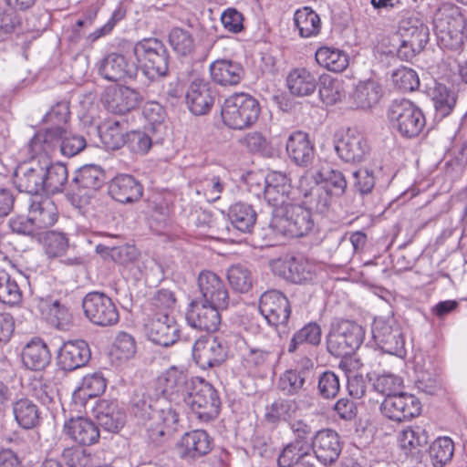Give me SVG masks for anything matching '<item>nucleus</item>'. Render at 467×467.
Instances as JSON below:
<instances>
[{"instance_id": "f257e3e1", "label": "nucleus", "mask_w": 467, "mask_h": 467, "mask_svg": "<svg viewBox=\"0 0 467 467\" xmlns=\"http://www.w3.org/2000/svg\"><path fill=\"white\" fill-rule=\"evenodd\" d=\"M87 146L86 139L67 130L65 127H48L38 131L30 140L29 147L33 154L49 155L58 150L65 157H73Z\"/></svg>"}, {"instance_id": "f03ea898", "label": "nucleus", "mask_w": 467, "mask_h": 467, "mask_svg": "<svg viewBox=\"0 0 467 467\" xmlns=\"http://www.w3.org/2000/svg\"><path fill=\"white\" fill-rule=\"evenodd\" d=\"M248 183L251 188L255 184L257 191L254 194L259 197L263 193L265 200L274 208L273 212L298 201L299 190L292 186L291 179L285 172L271 171L259 181L250 177Z\"/></svg>"}, {"instance_id": "7ed1b4c3", "label": "nucleus", "mask_w": 467, "mask_h": 467, "mask_svg": "<svg viewBox=\"0 0 467 467\" xmlns=\"http://www.w3.org/2000/svg\"><path fill=\"white\" fill-rule=\"evenodd\" d=\"M261 107L258 100L247 93H235L228 97L222 106L223 123L234 130L250 128L259 118Z\"/></svg>"}, {"instance_id": "20e7f679", "label": "nucleus", "mask_w": 467, "mask_h": 467, "mask_svg": "<svg viewBox=\"0 0 467 467\" xmlns=\"http://www.w3.org/2000/svg\"><path fill=\"white\" fill-rule=\"evenodd\" d=\"M144 75L151 80L165 77L169 70V54L157 38H144L130 47Z\"/></svg>"}, {"instance_id": "39448f33", "label": "nucleus", "mask_w": 467, "mask_h": 467, "mask_svg": "<svg viewBox=\"0 0 467 467\" xmlns=\"http://www.w3.org/2000/svg\"><path fill=\"white\" fill-rule=\"evenodd\" d=\"M270 226L285 235L302 237L312 231L314 220L310 210L300 205L297 201L273 212Z\"/></svg>"}, {"instance_id": "423d86ee", "label": "nucleus", "mask_w": 467, "mask_h": 467, "mask_svg": "<svg viewBox=\"0 0 467 467\" xmlns=\"http://www.w3.org/2000/svg\"><path fill=\"white\" fill-rule=\"evenodd\" d=\"M364 336L360 325L350 320H340L332 325L327 336V351L335 357L350 356L361 346Z\"/></svg>"}, {"instance_id": "0eeeda50", "label": "nucleus", "mask_w": 467, "mask_h": 467, "mask_svg": "<svg viewBox=\"0 0 467 467\" xmlns=\"http://www.w3.org/2000/svg\"><path fill=\"white\" fill-rule=\"evenodd\" d=\"M392 127L405 138L417 137L425 126L421 109L408 99L394 100L388 109Z\"/></svg>"}, {"instance_id": "6e6552de", "label": "nucleus", "mask_w": 467, "mask_h": 467, "mask_svg": "<svg viewBox=\"0 0 467 467\" xmlns=\"http://www.w3.org/2000/svg\"><path fill=\"white\" fill-rule=\"evenodd\" d=\"M183 401L202 421L209 422L219 415L221 400L218 392L204 380L194 385L192 391L187 393Z\"/></svg>"}, {"instance_id": "1a4fd4ad", "label": "nucleus", "mask_w": 467, "mask_h": 467, "mask_svg": "<svg viewBox=\"0 0 467 467\" xmlns=\"http://www.w3.org/2000/svg\"><path fill=\"white\" fill-rule=\"evenodd\" d=\"M376 345L390 355L403 357L406 354L405 339L400 326L393 317L375 318L371 327Z\"/></svg>"}, {"instance_id": "9d476101", "label": "nucleus", "mask_w": 467, "mask_h": 467, "mask_svg": "<svg viewBox=\"0 0 467 467\" xmlns=\"http://www.w3.org/2000/svg\"><path fill=\"white\" fill-rule=\"evenodd\" d=\"M85 317L94 325L111 327L119 320V310L113 300L104 293L90 292L82 301Z\"/></svg>"}, {"instance_id": "9b49d317", "label": "nucleus", "mask_w": 467, "mask_h": 467, "mask_svg": "<svg viewBox=\"0 0 467 467\" xmlns=\"http://www.w3.org/2000/svg\"><path fill=\"white\" fill-rule=\"evenodd\" d=\"M130 46L133 44L128 43L119 51L111 52L101 60L99 72L102 78L112 82L135 78L137 67L130 61L133 56V53H129Z\"/></svg>"}, {"instance_id": "f8f14e48", "label": "nucleus", "mask_w": 467, "mask_h": 467, "mask_svg": "<svg viewBox=\"0 0 467 467\" xmlns=\"http://www.w3.org/2000/svg\"><path fill=\"white\" fill-rule=\"evenodd\" d=\"M171 402L165 399L155 400L154 411L148 420L149 435L153 441L171 437L178 429L179 414Z\"/></svg>"}, {"instance_id": "ddd939ff", "label": "nucleus", "mask_w": 467, "mask_h": 467, "mask_svg": "<svg viewBox=\"0 0 467 467\" xmlns=\"http://www.w3.org/2000/svg\"><path fill=\"white\" fill-rule=\"evenodd\" d=\"M380 411L390 420L404 422L420 414L421 403L414 395L400 392L385 397L380 405Z\"/></svg>"}, {"instance_id": "4468645a", "label": "nucleus", "mask_w": 467, "mask_h": 467, "mask_svg": "<svg viewBox=\"0 0 467 467\" xmlns=\"http://www.w3.org/2000/svg\"><path fill=\"white\" fill-rule=\"evenodd\" d=\"M226 341L219 337H200L192 347V356L202 369L220 366L227 358Z\"/></svg>"}, {"instance_id": "2eb2a0df", "label": "nucleus", "mask_w": 467, "mask_h": 467, "mask_svg": "<svg viewBox=\"0 0 467 467\" xmlns=\"http://www.w3.org/2000/svg\"><path fill=\"white\" fill-rule=\"evenodd\" d=\"M188 375L186 371L177 367H171L158 377L156 381V399L179 403L189 392Z\"/></svg>"}, {"instance_id": "dca6fc26", "label": "nucleus", "mask_w": 467, "mask_h": 467, "mask_svg": "<svg viewBox=\"0 0 467 467\" xmlns=\"http://www.w3.org/2000/svg\"><path fill=\"white\" fill-rule=\"evenodd\" d=\"M217 91L210 82L197 75H192L185 94L186 105L189 110L196 115H205L213 108Z\"/></svg>"}, {"instance_id": "f3484780", "label": "nucleus", "mask_w": 467, "mask_h": 467, "mask_svg": "<svg viewBox=\"0 0 467 467\" xmlns=\"http://www.w3.org/2000/svg\"><path fill=\"white\" fill-rule=\"evenodd\" d=\"M259 311L271 326L285 325L291 315L287 297L278 290H268L262 294Z\"/></svg>"}, {"instance_id": "a211bd4d", "label": "nucleus", "mask_w": 467, "mask_h": 467, "mask_svg": "<svg viewBox=\"0 0 467 467\" xmlns=\"http://www.w3.org/2000/svg\"><path fill=\"white\" fill-rule=\"evenodd\" d=\"M202 302L224 310L229 306V292L222 278L211 271H202L198 277Z\"/></svg>"}, {"instance_id": "6ab92c4d", "label": "nucleus", "mask_w": 467, "mask_h": 467, "mask_svg": "<svg viewBox=\"0 0 467 467\" xmlns=\"http://www.w3.org/2000/svg\"><path fill=\"white\" fill-rule=\"evenodd\" d=\"M222 309L202 302L192 300L187 308L185 318L187 324L197 330L214 332L219 328Z\"/></svg>"}, {"instance_id": "aec40b11", "label": "nucleus", "mask_w": 467, "mask_h": 467, "mask_svg": "<svg viewBox=\"0 0 467 467\" xmlns=\"http://www.w3.org/2000/svg\"><path fill=\"white\" fill-rule=\"evenodd\" d=\"M312 452L317 460L325 466L334 464L342 451L338 433L332 429H322L313 436Z\"/></svg>"}, {"instance_id": "412c9836", "label": "nucleus", "mask_w": 467, "mask_h": 467, "mask_svg": "<svg viewBox=\"0 0 467 467\" xmlns=\"http://www.w3.org/2000/svg\"><path fill=\"white\" fill-rule=\"evenodd\" d=\"M145 332L150 341L162 347L173 345L180 337L176 321L167 313L156 314L150 318L145 324Z\"/></svg>"}, {"instance_id": "4be33fe9", "label": "nucleus", "mask_w": 467, "mask_h": 467, "mask_svg": "<svg viewBox=\"0 0 467 467\" xmlns=\"http://www.w3.org/2000/svg\"><path fill=\"white\" fill-rule=\"evenodd\" d=\"M335 150L345 162H360L368 154L370 148L361 133L348 129L336 142Z\"/></svg>"}, {"instance_id": "5701e85b", "label": "nucleus", "mask_w": 467, "mask_h": 467, "mask_svg": "<svg viewBox=\"0 0 467 467\" xmlns=\"http://www.w3.org/2000/svg\"><path fill=\"white\" fill-rule=\"evenodd\" d=\"M91 414L99 424L110 432L119 431L125 424L126 414L117 400H99L91 408Z\"/></svg>"}, {"instance_id": "b1692460", "label": "nucleus", "mask_w": 467, "mask_h": 467, "mask_svg": "<svg viewBox=\"0 0 467 467\" xmlns=\"http://www.w3.org/2000/svg\"><path fill=\"white\" fill-rule=\"evenodd\" d=\"M273 269L275 274L295 284L304 283L313 276L312 265L302 256L286 255L274 262Z\"/></svg>"}, {"instance_id": "393cba45", "label": "nucleus", "mask_w": 467, "mask_h": 467, "mask_svg": "<svg viewBox=\"0 0 467 467\" xmlns=\"http://www.w3.org/2000/svg\"><path fill=\"white\" fill-rule=\"evenodd\" d=\"M213 448V439L202 430L186 432L177 443V451L181 458L194 460L206 455Z\"/></svg>"}, {"instance_id": "a878e982", "label": "nucleus", "mask_w": 467, "mask_h": 467, "mask_svg": "<svg viewBox=\"0 0 467 467\" xmlns=\"http://www.w3.org/2000/svg\"><path fill=\"white\" fill-rule=\"evenodd\" d=\"M91 353L84 340L65 342L58 352L57 363L65 371H73L84 367L90 359Z\"/></svg>"}, {"instance_id": "bb28decb", "label": "nucleus", "mask_w": 467, "mask_h": 467, "mask_svg": "<svg viewBox=\"0 0 467 467\" xmlns=\"http://www.w3.org/2000/svg\"><path fill=\"white\" fill-rule=\"evenodd\" d=\"M63 431L74 442L82 446L97 443L100 437L95 422L85 417L71 418L65 421Z\"/></svg>"}, {"instance_id": "cd10ccee", "label": "nucleus", "mask_w": 467, "mask_h": 467, "mask_svg": "<svg viewBox=\"0 0 467 467\" xmlns=\"http://www.w3.org/2000/svg\"><path fill=\"white\" fill-rule=\"evenodd\" d=\"M109 192L117 202L130 203L141 198L143 187L132 175L118 174L111 180Z\"/></svg>"}, {"instance_id": "c85d7f7f", "label": "nucleus", "mask_w": 467, "mask_h": 467, "mask_svg": "<svg viewBox=\"0 0 467 467\" xmlns=\"http://www.w3.org/2000/svg\"><path fill=\"white\" fill-rule=\"evenodd\" d=\"M298 190L305 202L309 205V209L319 213H325L329 210L333 196L308 176H303L300 179Z\"/></svg>"}, {"instance_id": "c756f323", "label": "nucleus", "mask_w": 467, "mask_h": 467, "mask_svg": "<svg viewBox=\"0 0 467 467\" xmlns=\"http://www.w3.org/2000/svg\"><path fill=\"white\" fill-rule=\"evenodd\" d=\"M28 213L36 229L50 227L57 221V207L54 202L42 194L30 197Z\"/></svg>"}, {"instance_id": "7c9ffc66", "label": "nucleus", "mask_w": 467, "mask_h": 467, "mask_svg": "<svg viewBox=\"0 0 467 467\" xmlns=\"http://www.w3.org/2000/svg\"><path fill=\"white\" fill-rule=\"evenodd\" d=\"M142 95L129 87H119L106 94L108 109L115 114H125L136 109L142 101Z\"/></svg>"}, {"instance_id": "2f4dec72", "label": "nucleus", "mask_w": 467, "mask_h": 467, "mask_svg": "<svg viewBox=\"0 0 467 467\" xmlns=\"http://www.w3.org/2000/svg\"><path fill=\"white\" fill-rule=\"evenodd\" d=\"M12 413L17 425L24 430H32L40 424V410L29 398L16 397L11 403Z\"/></svg>"}, {"instance_id": "473e14b6", "label": "nucleus", "mask_w": 467, "mask_h": 467, "mask_svg": "<svg viewBox=\"0 0 467 467\" xmlns=\"http://www.w3.org/2000/svg\"><path fill=\"white\" fill-rule=\"evenodd\" d=\"M23 365L35 371L46 368L51 360V354L47 345L39 337L31 339L21 353Z\"/></svg>"}, {"instance_id": "72a5a7b5", "label": "nucleus", "mask_w": 467, "mask_h": 467, "mask_svg": "<svg viewBox=\"0 0 467 467\" xmlns=\"http://www.w3.org/2000/svg\"><path fill=\"white\" fill-rule=\"evenodd\" d=\"M286 151L289 158L300 166H306L312 161L315 155L314 146L308 135L303 131H295L288 137Z\"/></svg>"}, {"instance_id": "f704fd0d", "label": "nucleus", "mask_w": 467, "mask_h": 467, "mask_svg": "<svg viewBox=\"0 0 467 467\" xmlns=\"http://www.w3.org/2000/svg\"><path fill=\"white\" fill-rule=\"evenodd\" d=\"M308 177L326 189L333 197H340L346 192L348 182L344 174L327 164L322 165Z\"/></svg>"}, {"instance_id": "c9c22d12", "label": "nucleus", "mask_w": 467, "mask_h": 467, "mask_svg": "<svg viewBox=\"0 0 467 467\" xmlns=\"http://www.w3.org/2000/svg\"><path fill=\"white\" fill-rule=\"evenodd\" d=\"M107 387V382L101 372H94L83 377L80 386L75 389L72 400L76 405L85 407L89 399L102 394Z\"/></svg>"}, {"instance_id": "e433bc0d", "label": "nucleus", "mask_w": 467, "mask_h": 467, "mask_svg": "<svg viewBox=\"0 0 467 467\" xmlns=\"http://www.w3.org/2000/svg\"><path fill=\"white\" fill-rule=\"evenodd\" d=\"M286 86L292 95L306 97L315 92L317 81L316 76L308 69L296 67L288 73Z\"/></svg>"}, {"instance_id": "4c0bfd02", "label": "nucleus", "mask_w": 467, "mask_h": 467, "mask_svg": "<svg viewBox=\"0 0 467 467\" xmlns=\"http://www.w3.org/2000/svg\"><path fill=\"white\" fill-rule=\"evenodd\" d=\"M212 79L222 86L237 85L244 77L243 67L230 60H216L210 66Z\"/></svg>"}, {"instance_id": "58836bf2", "label": "nucleus", "mask_w": 467, "mask_h": 467, "mask_svg": "<svg viewBox=\"0 0 467 467\" xmlns=\"http://www.w3.org/2000/svg\"><path fill=\"white\" fill-rule=\"evenodd\" d=\"M44 167L36 164L34 166L21 169L16 173V184L19 192H24L31 196L40 194L44 192Z\"/></svg>"}, {"instance_id": "ea45409f", "label": "nucleus", "mask_w": 467, "mask_h": 467, "mask_svg": "<svg viewBox=\"0 0 467 467\" xmlns=\"http://www.w3.org/2000/svg\"><path fill=\"white\" fill-rule=\"evenodd\" d=\"M381 96L380 85L374 80H367L356 86L351 99L357 109H368L379 103Z\"/></svg>"}, {"instance_id": "a19ab883", "label": "nucleus", "mask_w": 467, "mask_h": 467, "mask_svg": "<svg viewBox=\"0 0 467 467\" xmlns=\"http://www.w3.org/2000/svg\"><path fill=\"white\" fill-rule=\"evenodd\" d=\"M38 308L43 317L58 329H66L72 321V316L68 308L57 300L41 299L38 303Z\"/></svg>"}, {"instance_id": "79ce46f5", "label": "nucleus", "mask_w": 467, "mask_h": 467, "mask_svg": "<svg viewBox=\"0 0 467 467\" xmlns=\"http://www.w3.org/2000/svg\"><path fill=\"white\" fill-rule=\"evenodd\" d=\"M315 57L319 66L337 73L344 71L349 64L348 56L344 51L329 47H319Z\"/></svg>"}, {"instance_id": "37998d69", "label": "nucleus", "mask_w": 467, "mask_h": 467, "mask_svg": "<svg viewBox=\"0 0 467 467\" xmlns=\"http://www.w3.org/2000/svg\"><path fill=\"white\" fill-rule=\"evenodd\" d=\"M104 182L105 173L97 165H86L80 168L73 178V183L79 190V193H81L82 190L96 192L100 189Z\"/></svg>"}, {"instance_id": "c03bdc74", "label": "nucleus", "mask_w": 467, "mask_h": 467, "mask_svg": "<svg viewBox=\"0 0 467 467\" xmlns=\"http://www.w3.org/2000/svg\"><path fill=\"white\" fill-rule=\"evenodd\" d=\"M228 217L233 227L241 233H250L256 222V213L253 206L244 202L233 204Z\"/></svg>"}, {"instance_id": "a18cd8bd", "label": "nucleus", "mask_w": 467, "mask_h": 467, "mask_svg": "<svg viewBox=\"0 0 467 467\" xmlns=\"http://www.w3.org/2000/svg\"><path fill=\"white\" fill-rule=\"evenodd\" d=\"M431 97L436 111V116L447 117L456 105V94L441 83H435L431 89Z\"/></svg>"}, {"instance_id": "49530a36", "label": "nucleus", "mask_w": 467, "mask_h": 467, "mask_svg": "<svg viewBox=\"0 0 467 467\" xmlns=\"http://www.w3.org/2000/svg\"><path fill=\"white\" fill-rule=\"evenodd\" d=\"M321 327L315 322H310L297 330L292 337L287 351L294 353L301 347L308 345L317 347L321 342Z\"/></svg>"}, {"instance_id": "de8ad7c7", "label": "nucleus", "mask_w": 467, "mask_h": 467, "mask_svg": "<svg viewBox=\"0 0 467 467\" xmlns=\"http://www.w3.org/2000/svg\"><path fill=\"white\" fill-rule=\"evenodd\" d=\"M67 178V169L62 163H53L44 167V192L51 194L62 192Z\"/></svg>"}, {"instance_id": "09e8293b", "label": "nucleus", "mask_w": 467, "mask_h": 467, "mask_svg": "<svg viewBox=\"0 0 467 467\" xmlns=\"http://www.w3.org/2000/svg\"><path fill=\"white\" fill-rule=\"evenodd\" d=\"M305 370L287 369L278 379L277 388L286 396L297 395L306 383Z\"/></svg>"}, {"instance_id": "8fccbe9b", "label": "nucleus", "mask_w": 467, "mask_h": 467, "mask_svg": "<svg viewBox=\"0 0 467 467\" xmlns=\"http://www.w3.org/2000/svg\"><path fill=\"white\" fill-rule=\"evenodd\" d=\"M454 444L449 437H439L430 446V458L434 467H443L451 462Z\"/></svg>"}, {"instance_id": "3c124183", "label": "nucleus", "mask_w": 467, "mask_h": 467, "mask_svg": "<svg viewBox=\"0 0 467 467\" xmlns=\"http://www.w3.org/2000/svg\"><path fill=\"white\" fill-rule=\"evenodd\" d=\"M296 411L295 401L285 399H278L265 408V418L269 423L286 421L294 417Z\"/></svg>"}, {"instance_id": "603ef678", "label": "nucleus", "mask_w": 467, "mask_h": 467, "mask_svg": "<svg viewBox=\"0 0 467 467\" xmlns=\"http://www.w3.org/2000/svg\"><path fill=\"white\" fill-rule=\"evenodd\" d=\"M400 447L404 451L406 455L413 452L420 447L428 442V435L420 427H408L403 430L398 437Z\"/></svg>"}, {"instance_id": "864d4df0", "label": "nucleus", "mask_w": 467, "mask_h": 467, "mask_svg": "<svg viewBox=\"0 0 467 467\" xmlns=\"http://www.w3.org/2000/svg\"><path fill=\"white\" fill-rule=\"evenodd\" d=\"M318 91L321 100L327 105L340 101L345 95L342 82L329 75L320 77Z\"/></svg>"}, {"instance_id": "5fc2aeb1", "label": "nucleus", "mask_w": 467, "mask_h": 467, "mask_svg": "<svg viewBox=\"0 0 467 467\" xmlns=\"http://www.w3.org/2000/svg\"><path fill=\"white\" fill-rule=\"evenodd\" d=\"M22 300V292L17 282L11 275L0 271V302L9 306H15Z\"/></svg>"}, {"instance_id": "6e6d98bb", "label": "nucleus", "mask_w": 467, "mask_h": 467, "mask_svg": "<svg viewBox=\"0 0 467 467\" xmlns=\"http://www.w3.org/2000/svg\"><path fill=\"white\" fill-rule=\"evenodd\" d=\"M226 276L232 288L239 293H246L252 287V274L244 265H232L228 268Z\"/></svg>"}, {"instance_id": "4d7b16f0", "label": "nucleus", "mask_w": 467, "mask_h": 467, "mask_svg": "<svg viewBox=\"0 0 467 467\" xmlns=\"http://www.w3.org/2000/svg\"><path fill=\"white\" fill-rule=\"evenodd\" d=\"M312 451L302 448L293 442L286 444L281 451L277 464L279 467H293L298 464L299 462H305L307 458L311 457Z\"/></svg>"}, {"instance_id": "13d9d810", "label": "nucleus", "mask_w": 467, "mask_h": 467, "mask_svg": "<svg viewBox=\"0 0 467 467\" xmlns=\"http://www.w3.org/2000/svg\"><path fill=\"white\" fill-rule=\"evenodd\" d=\"M270 352L256 347L246 346L241 353V364L248 372L263 367L268 360Z\"/></svg>"}, {"instance_id": "bf43d9fd", "label": "nucleus", "mask_w": 467, "mask_h": 467, "mask_svg": "<svg viewBox=\"0 0 467 467\" xmlns=\"http://www.w3.org/2000/svg\"><path fill=\"white\" fill-rule=\"evenodd\" d=\"M62 457L68 467H94L95 456L85 449L69 447L64 449Z\"/></svg>"}, {"instance_id": "052dcab7", "label": "nucleus", "mask_w": 467, "mask_h": 467, "mask_svg": "<svg viewBox=\"0 0 467 467\" xmlns=\"http://www.w3.org/2000/svg\"><path fill=\"white\" fill-rule=\"evenodd\" d=\"M396 88L402 92L413 91L420 86V79L415 70L409 67L396 69L391 76Z\"/></svg>"}, {"instance_id": "680f3d73", "label": "nucleus", "mask_w": 467, "mask_h": 467, "mask_svg": "<svg viewBox=\"0 0 467 467\" xmlns=\"http://www.w3.org/2000/svg\"><path fill=\"white\" fill-rule=\"evenodd\" d=\"M8 441L13 446L0 450V467H20L18 452L25 451L26 441L18 437H10Z\"/></svg>"}, {"instance_id": "e2e57ef3", "label": "nucleus", "mask_w": 467, "mask_h": 467, "mask_svg": "<svg viewBox=\"0 0 467 467\" xmlns=\"http://www.w3.org/2000/svg\"><path fill=\"white\" fill-rule=\"evenodd\" d=\"M340 389L338 376L333 371L327 370L321 373L317 379V392L325 400H332L337 397Z\"/></svg>"}, {"instance_id": "0e129e2a", "label": "nucleus", "mask_w": 467, "mask_h": 467, "mask_svg": "<svg viewBox=\"0 0 467 467\" xmlns=\"http://www.w3.org/2000/svg\"><path fill=\"white\" fill-rule=\"evenodd\" d=\"M224 189V183L221 178L216 175H207L197 182V192H202L209 202H214L220 199L221 193Z\"/></svg>"}, {"instance_id": "69168bd1", "label": "nucleus", "mask_w": 467, "mask_h": 467, "mask_svg": "<svg viewBox=\"0 0 467 467\" xmlns=\"http://www.w3.org/2000/svg\"><path fill=\"white\" fill-rule=\"evenodd\" d=\"M124 145L133 153L144 155L152 146L151 138L144 131L131 130L125 135Z\"/></svg>"}, {"instance_id": "338daca9", "label": "nucleus", "mask_w": 467, "mask_h": 467, "mask_svg": "<svg viewBox=\"0 0 467 467\" xmlns=\"http://www.w3.org/2000/svg\"><path fill=\"white\" fill-rule=\"evenodd\" d=\"M169 42L179 55H188L195 47V38L190 31H171Z\"/></svg>"}, {"instance_id": "774afa93", "label": "nucleus", "mask_w": 467, "mask_h": 467, "mask_svg": "<svg viewBox=\"0 0 467 467\" xmlns=\"http://www.w3.org/2000/svg\"><path fill=\"white\" fill-rule=\"evenodd\" d=\"M294 440L291 441L304 449L312 451L313 431L311 426L302 420H296L291 424Z\"/></svg>"}]
</instances>
